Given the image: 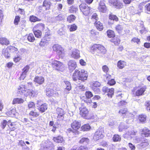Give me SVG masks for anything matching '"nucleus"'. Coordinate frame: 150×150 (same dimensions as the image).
<instances>
[{
  "mask_svg": "<svg viewBox=\"0 0 150 150\" xmlns=\"http://www.w3.org/2000/svg\"><path fill=\"white\" fill-rule=\"evenodd\" d=\"M121 139V137L118 134L115 135L113 137V140L114 142L120 141Z\"/></svg>",
  "mask_w": 150,
  "mask_h": 150,
  "instance_id": "nucleus-46",
  "label": "nucleus"
},
{
  "mask_svg": "<svg viewBox=\"0 0 150 150\" xmlns=\"http://www.w3.org/2000/svg\"><path fill=\"white\" fill-rule=\"evenodd\" d=\"M126 65V63L124 61H119L117 63V67L120 69H122Z\"/></svg>",
  "mask_w": 150,
  "mask_h": 150,
  "instance_id": "nucleus-27",
  "label": "nucleus"
},
{
  "mask_svg": "<svg viewBox=\"0 0 150 150\" xmlns=\"http://www.w3.org/2000/svg\"><path fill=\"white\" fill-rule=\"evenodd\" d=\"M145 4L144 2L140 3L138 6V11L139 12H142L143 9V7L144 6Z\"/></svg>",
  "mask_w": 150,
  "mask_h": 150,
  "instance_id": "nucleus-43",
  "label": "nucleus"
},
{
  "mask_svg": "<svg viewBox=\"0 0 150 150\" xmlns=\"http://www.w3.org/2000/svg\"><path fill=\"white\" fill-rule=\"evenodd\" d=\"M51 5V2L48 0H45L44 1L42 6L45 10L47 11L50 9Z\"/></svg>",
  "mask_w": 150,
  "mask_h": 150,
  "instance_id": "nucleus-19",
  "label": "nucleus"
},
{
  "mask_svg": "<svg viewBox=\"0 0 150 150\" xmlns=\"http://www.w3.org/2000/svg\"><path fill=\"white\" fill-rule=\"evenodd\" d=\"M30 68V67L29 65H26L23 69V72L22 74L21 75V79H24L26 77L27 73L28 71Z\"/></svg>",
  "mask_w": 150,
  "mask_h": 150,
  "instance_id": "nucleus-14",
  "label": "nucleus"
},
{
  "mask_svg": "<svg viewBox=\"0 0 150 150\" xmlns=\"http://www.w3.org/2000/svg\"><path fill=\"white\" fill-rule=\"evenodd\" d=\"M109 19L115 21H117L118 20V18L117 16L115 15L112 14H109Z\"/></svg>",
  "mask_w": 150,
  "mask_h": 150,
  "instance_id": "nucleus-44",
  "label": "nucleus"
},
{
  "mask_svg": "<svg viewBox=\"0 0 150 150\" xmlns=\"http://www.w3.org/2000/svg\"><path fill=\"white\" fill-rule=\"evenodd\" d=\"M144 105L146 110L147 111L150 108V101L147 100L145 103Z\"/></svg>",
  "mask_w": 150,
  "mask_h": 150,
  "instance_id": "nucleus-52",
  "label": "nucleus"
},
{
  "mask_svg": "<svg viewBox=\"0 0 150 150\" xmlns=\"http://www.w3.org/2000/svg\"><path fill=\"white\" fill-rule=\"evenodd\" d=\"M81 128L83 131H88L90 129L91 127L88 124H87L82 126Z\"/></svg>",
  "mask_w": 150,
  "mask_h": 150,
  "instance_id": "nucleus-38",
  "label": "nucleus"
},
{
  "mask_svg": "<svg viewBox=\"0 0 150 150\" xmlns=\"http://www.w3.org/2000/svg\"><path fill=\"white\" fill-rule=\"evenodd\" d=\"M112 6H114L116 8H121L122 6V4L118 0H117V1Z\"/></svg>",
  "mask_w": 150,
  "mask_h": 150,
  "instance_id": "nucleus-29",
  "label": "nucleus"
},
{
  "mask_svg": "<svg viewBox=\"0 0 150 150\" xmlns=\"http://www.w3.org/2000/svg\"><path fill=\"white\" fill-rule=\"evenodd\" d=\"M37 27L41 30H43L45 28V25L43 23H39L37 25Z\"/></svg>",
  "mask_w": 150,
  "mask_h": 150,
  "instance_id": "nucleus-55",
  "label": "nucleus"
},
{
  "mask_svg": "<svg viewBox=\"0 0 150 150\" xmlns=\"http://www.w3.org/2000/svg\"><path fill=\"white\" fill-rule=\"evenodd\" d=\"M23 102L24 100L23 99L21 98H16L13 100L12 104H21L23 103Z\"/></svg>",
  "mask_w": 150,
  "mask_h": 150,
  "instance_id": "nucleus-26",
  "label": "nucleus"
},
{
  "mask_svg": "<svg viewBox=\"0 0 150 150\" xmlns=\"http://www.w3.org/2000/svg\"><path fill=\"white\" fill-rule=\"evenodd\" d=\"M9 49L10 50L11 52H15L17 54L18 52V49L14 47L11 46L9 47Z\"/></svg>",
  "mask_w": 150,
  "mask_h": 150,
  "instance_id": "nucleus-50",
  "label": "nucleus"
},
{
  "mask_svg": "<svg viewBox=\"0 0 150 150\" xmlns=\"http://www.w3.org/2000/svg\"><path fill=\"white\" fill-rule=\"evenodd\" d=\"M78 8L74 6L70 7L69 10V12L71 13H75L78 11Z\"/></svg>",
  "mask_w": 150,
  "mask_h": 150,
  "instance_id": "nucleus-35",
  "label": "nucleus"
},
{
  "mask_svg": "<svg viewBox=\"0 0 150 150\" xmlns=\"http://www.w3.org/2000/svg\"><path fill=\"white\" fill-rule=\"evenodd\" d=\"M27 39L30 42H33L35 40V38L33 34L32 33L29 34L28 37Z\"/></svg>",
  "mask_w": 150,
  "mask_h": 150,
  "instance_id": "nucleus-42",
  "label": "nucleus"
},
{
  "mask_svg": "<svg viewBox=\"0 0 150 150\" xmlns=\"http://www.w3.org/2000/svg\"><path fill=\"white\" fill-rule=\"evenodd\" d=\"M40 115L38 112H36L35 109V108L34 110H32L29 113V115L30 116H33V117H37Z\"/></svg>",
  "mask_w": 150,
  "mask_h": 150,
  "instance_id": "nucleus-28",
  "label": "nucleus"
},
{
  "mask_svg": "<svg viewBox=\"0 0 150 150\" xmlns=\"http://www.w3.org/2000/svg\"><path fill=\"white\" fill-rule=\"evenodd\" d=\"M53 67L56 69L60 71L62 70L64 65L62 63L59 61L55 60L52 63Z\"/></svg>",
  "mask_w": 150,
  "mask_h": 150,
  "instance_id": "nucleus-7",
  "label": "nucleus"
},
{
  "mask_svg": "<svg viewBox=\"0 0 150 150\" xmlns=\"http://www.w3.org/2000/svg\"><path fill=\"white\" fill-rule=\"evenodd\" d=\"M29 20L31 22H35L36 21H41V19L34 16L32 15L30 16Z\"/></svg>",
  "mask_w": 150,
  "mask_h": 150,
  "instance_id": "nucleus-33",
  "label": "nucleus"
},
{
  "mask_svg": "<svg viewBox=\"0 0 150 150\" xmlns=\"http://www.w3.org/2000/svg\"><path fill=\"white\" fill-rule=\"evenodd\" d=\"M7 122L6 120H4L1 123V126L2 127V128L3 129L4 128L6 125H7Z\"/></svg>",
  "mask_w": 150,
  "mask_h": 150,
  "instance_id": "nucleus-64",
  "label": "nucleus"
},
{
  "mask_svg": "<svg viewBox=\"0 0 150 150\" xmlns=\"http://www.w3.org/2000/svg\"><path fill=\"white\" fill-rule=\"evenodd\" d=\"M128 131L126 132V134H124L123 135L124 137L125 138L129 139L130 138V131H129V129Z\"/></svg>",
  "mask_w": 150,
  "mask_h": 150,
  "instance_id": "nucleus-58",
  "label": "nucleus"
},
{
  "mask_svg": "<svg viewBox=\"0 0 150 150\" xmlns=\"http://www.w3.org/2000/svg\"><path fill=\"white\" fill-rule=\"evenodd\" d=\"M85 102L87 103L88 102L89 103H92V104H91V105H93V107L94 108H96L97 106V105L96 102L92 103L91 102V100H89L88 102L87 101V100L86 101V100H85Z\"/></svg>",
  "mask_w": 150,
  "mask_h": 150,
  "instance_id": "nucleus-61",
  "label": "nucleus"
},
{
  "mask_svg": "<svg viewBox=\"0 0 150 150\" xmlns=\"http://www.w3.org/2000/svg\"><path fill=\"white\" fill-rule=\"evenodd\" d=\"M103 131L102 129H98L95 132L93 137V139L95 140H97L102 138L103 137Z\"/></svg>",
  "mask_w": 150,
  "mask_h": 150,
  "instance_id": "nucleus-9",
  "label": "nucleus"
},
{
  "mask_svg": "<svg viewBox=\"0 0 150 150\" xmlns=\"http://www.w3.org/2000/svg\"><path fill=\"white\" fill-rule=\"evenodd\" d=\"M54 141L56 142L62 143L63 141V139L61 137L59 136L53 138Z\"/></svg>",
  "mask_w": 150,
  "mask_h": 150,
  "instance_id": "nucleus-45",
  "label": "nucleus"
},
{
  "mask_svg": "<svg viewBox=\"0 0 150 150\" xmlns=\"http://www.w3.org/2000/svg\"><path fill=\"white\" fill-rule=\"evenodd\" d=\"M80 115L84 119H89L91 118L89 116V111L87 108L85 107L82 106L79 108Z\"/></svg>",
  "mask_w": 150,
  "mask_h": 150,
  "instance_id": "nucleus-4",
  "label": "nucleus"
},
{
  "mask_svg": "<svg viewBox=\"0 0 150 150\" xmlns=\"http://www.w3.org/2000/svg\"><path fill=\"white\" fill-rule=\"evenodd\" d=\"M129 128V127H127V126H125L124 123H121L118 127V129L119 132H122L123 130H125L126 129Z\"/></svg>",
  "mask_w": 150,
  "mask_h": 150,
  "instance_id": "nucleus-30",
  "label": "nucleus"
},
{
  "mask_svg": "<svg viewBox=\"0 0 150 150\" xmlns=\"http://www.w3.org/2000/svg\"><path fill=\"white\" fill-rule=\"evenodd\" d=\"M56 111L58 115V117L61 118L62 120H63V116L64 114V112L63 110L61 108H58L56 109Z\"/></svg>",
  "mask_w": 150,
  "mask_h": 150,
  "instance_id": "nucleus-21",
  "label": "nucleus"
},
{
  "mask_svg": "<svg viewBox=\"0 0 150 150\" xmlns=\"http://www.w3.org/2000/svg\"><path fill=\"white\" fill-rule=\"evenodd\" d=\"M91 19L92 21L95 22V23H96L98 19L97 14L96 13L93 14L91 16Z\"/></svg>",
  "mask_w": 150,
  "mask_h": 150,
  "instance_id": "nucleus-39",
  "label": "nucleus"
},
{
  "mask_svg": "<svg viewBox=\"0 0 150 150\" xmlns=\"http://www.w3.org/2000/svg\"><path fill=\"white\" fill-rule=\"evenodd\" d=\"M98 9L99 11L103 13V1L101 0L98 7Z\"/></svg>",
  "mask_w": 150,
  "mask_h": 150,
  "instance_id": "nucleus-48",
  "label": "nucleus"
},
{
  "mask_svg": "<svg viewBox=\"0 0 150 150\" xmlns=\"http://www.w3.org/2000/svg\"><path fill=\"white\" fill-rule=\"evenodd\" d=\"M146 89V86H143L142 88L138 89L136 92L135 93L137 96H142L144 94V93Z\"/></svg>",
  "mask_w": 150,
  "mask_h": 150,
  "instance_id": "nucleus-16",
  "label": "nucleus"
},
{
  "mask_svg": "<svg viewBox=\"0 0 150 150\" xmlns=\"http://www.w3.org/2000/svg\"><path fill=\"white\" fill-rule=\"evenodd\" d=\"M142 134L145 137H150V130L146 127L143 128L142 131Z\"/></svg>",
  "mask_w": 150,
  "mask_h": 150,
  "instance_id": "nucleus-22",
  "label": "nucleus"
},
{
  "mask_svg": "<svg viewBox=\"0 0 150 150\" xmlns=\"http://www.w3.org/2000/svg\"><path fill=\"white\" fill-rule=\"evenodd\" d=\"M64 82L67 86V87L65 89V91L67 92V91H66L67 90L69 91L71 89V84L70 82L68 81H65Z\"/></svg>",
  "mask_w": 150,
  "mask_h": 150,
  "instance_id": "nucleus-37",
  "label": "nucleus"
},
{
  "mask_svg": "<svg viewBox=\"0 0 150 150\" xmlns=\"http://www.w3.org/2000/svg\"><path fill=\"white\" fill-rule=\"evenodd\" d=\"M103 48V46H101L100 45H94L91 48V50L93 51L96 50L97 49L100 51Z\"/></svg>",
  "mask_w": 150,
  "mask_h": 150,
  "instance_id": "nucleus-24",
  "label": "nucleus"
},
{
  "mask_svg": "<svg viewBox=\"0 0 150 150\" xmlns=\"http://www.w3.org/2000/svg\"><path fill=\"white\" fill-rule=\"evenodd\" d=\"M50 87L52 88V89H51L50 90H47L46 92V95L47 96H51L53 95L54 93V89L53 87L55 86V84L53 83H51L49 84Z\"/></svg>",
  "mask_w": 150,
  "mask_h": 150,
  "instance_id": "nucleus-15",
  "label": "nucleus"
},
{
  "mask_svg": "<svg viewBox=\"0 0 150 150\" xmlns=\"http://www.w3.org/2000/svg\"><path fill=\"white\" fill-rule=\"evenodd\" d=\"M20 17L19 16H16L14 20V24L15 25H17L20 21Z\"/></svg>",
  "mask_w": 150,
  "mask_h": 150,
  "instance_id": "nucleus-53",
  "label": "nucleus"
},
{
  "mask_svg": "<svg viewBox=\"0 0 150 150\" xmlns=\"http://www.w3.org/2000/svg\"><path fill=\"white\" fill-rule=\"evenodd\" d=\"M81 126L80 122L76 120H74L71 124V127L73 129L69 128L67 129V132L68 134H72L73 135L78 134L77 130L79 129Z\"/></svg>",
  "mask_w": 150,
  "mask_h": 150,
  "instance_id": "nucleus-2",
  "label": "nucleus"
},
{
  "mask_svg": "<svg viewBox=\"0 0 150 150\" xmlns=\"http://www.w3.org/2000/svg\"><path fill=\"white\" fill-rule=\"evenodd\" d=\"M87 72L81 69H76L72 76V79L74 81L78 80L84 81L87 79Z\"/></svg>",
  "mask_w": 150,
  "mask_h": 150,
  "instance_id": "nucleus-1",
  "label": "nucleus"
},
{
  "mask_svg": "<svg viewBox=\"0 0 150 150\" xmlns=\"http://www.w3.org/2000/svg\"><path fill=\"white\" fill-rule=\"evenodd\" d=\"M108 36L110 38H114L115 36L114 32L111 30H108L107 32Z\"/></svg>",
  "mask_w": 150,
  "mask_h": 150,
  "instance_id": "nucleus-34",
  "label": "nucleus"
},
{
  "mask_svg": "<svg viewBox=\"0 0 150 150\" xmlns=\"http://www.w3.org/2000/svg\"><path fill=\"white\" fill-rule=\"evenodd\" d=\"M119 114H122L124 117L129 118V117H132L133 115L131 113L127 111V108H124L120 110L119 112Z\"/></svg>",
  "mask_w": 150,
  "mask_h": 150,
  "instance_id": "nucleus-10",
  "label": "nucleus"
},
{
  "mask_svg": "<svg viewBox=\"0 0 150 150\" xmlns=\"http://www.w3.org/2000/svg\"><path fill=\"white\" fill-rule=\"evenodd\" d=\"M109 69L106 65L104 66V72L106 74H104V80L105 81H107V83L110 86H112L115 83V81L114 79L111 78V76L107 73L108 72Z\"/></svg>",
  "mask_w": 150,
  "mask_h": 150,
  "instance_id": "nucleus-3",
  "label": "nucleus"
},
{
  "mask_svg": "<svg viewBox=\"0 0 150 150\" xmlns=\"http://www.w3.org/2000/svg\"><path fill=\"white\" fill-rule=\"evenodd\" d=\"M76 19L75 16L73 15H71L69 16L67 18V21L69 23L74 21Z\"/></svg>",
  "mask_w": 150,
  "mask_h": 150,
  "instance_id": "nucleus-40",
  "label": "nucleus"
},
{
  "mask_svg": "<svg viewBox=\"0 0 150 150\" xmlns=\"http://www.w3.org/2000/svg\"><path fill=\"white\" fill-rule=\"evenodd\" d=\"M79 8L81 11L85 16H87L90 12V7L87 6L86 4H81L79 6Z\"/></svg>",
  "mask_w": 150,
  "mask_h": 150,
  "instance_id": "nucleus-6",
  "label": "nucleus"
},
{
  "mask_svg": "<svg viewBox=\"0 0 150 150\" xmlns=\"http://www.w3.org/2000/svg\"><path fill=\"white\" fill-rule=\"evenodd\" d=\"M139 145L140 148L141 149L146 147L149 145L148 141L146 139H143Z\"/></svg>",
  "mask_w": 150,
  "mask_h": 150,
  "instance_id": "nucleus-20",
  "label": "nucleus"
},
{
  "mask_svg": "<svg viewBox=\"0 0 150 150\" xmlns=\"http://www.w3.org/2000/svg\"><path fill=\"white\" fill-rule=\"evenodd\" d=\"M96 25L97 29L99 31H101L103 29V24L101 23L100 22L98 21L95 23Z\"/></svg>",
  "mask_w": 150,
  "mask_h": 150,
  "instance_id": "nucleus-36",
  "label": "nucleus"
},
{
  "mask_svg": "<svg viewBox=\"0 0 150 150\" xmlns=\"http://www.w3.org/2000/svg\"><path fill=\"white\" fill-rule=\"evenodd\" d=\"M132 43H136L137 44H139L140 43V40L138 38L134 37L132 38L131 40Z\"/></svg>",
  "mask_w": 150,
  "mask_h": 150,
  "instance_id": "nucleus-47",
  "label": "nucleus"
},
{
  "mask_svg": "<svg viewBox=\"0 0 150 150\" xmlns=\"http://www.w3.org/2000/svg\"><path fill=\"white\" fill-rule=\"evenodd\" d=\"M0 43L2 45H7L9 44V42L5 38H0Z\"/></svg>",
  "mask_w": 150,
  "mask_h": 150,
  "instance_id": "nucleus-31",
  "label": "nucleus"
},
{
  "mask_svg": "<svg viewBox=\"0 0 150 150\" xmlns=\"http://www.w3.org/2000/svg\"><path fill=\"white\" fill-rule=\"evenodd\" d=\"M145 10L147 13H149L148 12H150V4H147L145 6Z\"/></svg>",
  "mask_w": 150,
  "mask_h": 150,
  "instance_id": "nucleus-56",
  "label": "nucleus"
},
{
  "mask_svg": "<svg viewBox=\"0 0 150 150\" xmlns=\"http://www.w3.org/2000/svg\"><path fill=\"white\" fill-rule=\"evenodd\" d=\"M28 107L29 109L30 108H35V104L33 102H30L28 105Z\"/></svg>",
  "mask_w": 150,
  "mask_h": 150,
  "instance_id": "nucleus-57",
  "label": "nucleus"
},
{
  "mask_svg": "<svg viewBox=\"0 0 150 150\" xmlns=\"http://www.w3.org/2000/svg\"><path fill=\"white\" fill-rule=\"evenodd\" d=\"M111 41L115 45H117L120 43V39L118 37H115L111 39Z\"/></svg>",
  "mask_w": 150,
  "mask_h": 150,
  "instance_id": "nucleus-25",
  "label": "nucleus"
},
{
  "mask_svg": "<svg viewBox=\"0 0 150 150\" xmlns=\"http://www.w3.org/2000/svg\"><path fill=\"white\" fill-rule=\"evenodd\" d=\"M21 59V57L18 54L16 56H15L14 58H13V60L15 62H19Z\"/></svg>",
  "mask_w": 150,
  "mask_h": 150,
  "instance_id": "nucleus-59",
  "label": "nucleus"
},
{
  "mask_svg": "<svg viewBox=\"0 0 150 150\" xmlns=\"http://www.w3.org/2000/svg\"><path fill=\"white\" fill-rule=\"evenodd\" d=\"M68 65L69 69L70 71H73L76 67V63L74 60H71L69 61Z\"/></svg>",
  "mask_w": 150,
  "mask_h": 150,
  "instance_id": "nucleus-11",
  "label": "nucleus"
},
{
  "mask_svg": "<svg viewBox=\"0 0 150 150\" xmlns=\"http://www.w3.org/2000/svg\"><path fill=\"white\" fill-rule=\"evenodd\" d=\"M25 89H27L26 85L25 86L23 85H20L18 88V92L21 94H23L26 91Z\"/></svg>",
  "mask_w": 150,
  "mask_h": 150,
  "instance_id": "nucleus-23",
  "label": "nucleus"
},
{
  "mask_svg": "<svg viewBox=\"0 0 150 150\" xmlns=\"http://www.w3.org/2000/svg\"><path fill=\"white\" fill-rule=\"evenodd\" d=\"M37 92L35 91L28 89V90H26V91L23 94L26 97L29 96L30 97L32 96H34L36 95L37 94L36 93Z\"/></svg>",
  "mask_w": 150,
  "mask_h": 150,
  "instance_id": "nucleus-17",
  "label": "nucleus"
},
{
  "mask_svg": "<svg viewBox=\"0 0 150 150\" xmlns=\"http://www.w3.org/2000/svg\"><path fill=\"white\" fill-rule=\"evenodd\" d=\"M104 93H107L108 96L112 98L114 93V89L113 88H109L107 87H104Z\"/></svg>",
  "mask_w": 150,
  "mask_h": 150,
  "instance_id": "nucleus-12",
  "label": "nucleus"
},
{
  "mask_svg": "<svg viewBox=\"0 0 150 150\" xmlns=\"http://www.w3.org/2000/svg\"><path fill=\"white\" fill-rule=\"evenodd\" d=\"M89 142V139L87 138L82 137L79 140V143L80 144H87Z\"/></svg>",
  "mask_w": 150,
  "mask_h": 150,
  "instance_id": "nucleus-32",
  "label": "nucleus"
},
{
  "mask_svg": "<svg viewBox=\"0 0 150 150\" xmlns=\"http://www.w3.org/2000/svg\"><path fill=\"white\" fill-rule=\"evenodd\" d=\"M77 29V26L75 24H73L70 26L69 30L70 31H73L76 30Z\"/></svg>",
  "mask_w": 150,
  "mask_h": 150,
  "instance_id": "nucleus-54",
  "label": "nucleus"
},
{
  "mask_svg": "<svg viewBox=\"0 0 150 150\" xmlns=\"http://www.w3.org/2000/svg\"><path fill=\"white\" fill-rule=\"evenodd\" d=\"M139 119L140 122H144L146 120V116L145 115H140Z\"/></svg>",
  "mask_w": 150,
  "mask_h": 150,
  "instance_id": "nucleus-49",
  "label": "nucleus"
},
{
  "mask_svg": "<svg viewBox=\"0 0 150 150\" xmlns=\"http://www.w3.org/2000/svg\"><path fill=\"white\" fill-rule=\"evenodd\" d=\"M35 36L37 38H40L41 37L42 33L41 31L39 30L33 31Z\"/></svg>",
  "mask_w": 150,
  "mask_h": 150,
  "instance_id": "nucleus-41",
  "label": "nucleus"
},
{
  "mask_svg": "<svg viewBox=\"0 0 150 150\" xmlns=\"http://www.w3.org/2000/svg\"><path fill=\"white\" fill-rule=\"evenodd\" d=\"M33 81L35 84L37 83L39 85H41L44 82L45 79L42 76H36Z\"/></svg>",
  "mask_w": 150,
  "mask_h": 150,
  "instance_id": "nucleus-13",
  "label": "nucleus"
},
{
  "mask_svg": "<svg viewBox=\"0 0 150 150\" xmlns=\"http://www.w3.org/2000/svg\"><path fill=\"white\" fill-rule=\"evenodd\" d=\"M37 104V107L38 108V109L39 111L41 113H43L47 110L48 108V105L46 103H43L41 104H40L39 103L38 101Z\"/></svg>",
  "mask_w": 150,
  "mask_h": 150,
  "instance_id": "nucleus-8",
  "label": "nucleus"
},
{
  "mask_svg": "<svg viewBox=\"0 0 150 150\" xmlns=\"http://www.w3.org/2000/svg\"><path fill=\"white\" fill-rule=\"evenodd\" d=\"M117 0H108V2L109 5L111 6H112L113 5H114V4L115 2L117 1Z\"/></svg>",
  "mask_w": 150,
  "mask_h": 150,
  "instance_id": "nucleus-63",
  "label": "nucleus"
},
{
  "mask_svg": "<svg viewBox=\"0 0 150 150\" xmlns=\"http://www.w3.org/2000/svg\"><path fill=\"white\" fill-rule=\"evenodd\" d=\"M52 49L59 57H62L64 56V50L60 45L57 44L54 45L52 47Z\"/></svg>",
  "mask_w": 150,
  "mask_h": 150,
  "instance_id": "nucleus-5",
  "label": "nucleus"
},
{
  "mask_svg": "<svg viewBox=\"0 0 150 150\" xmlns=\"http://www.w3.org/2000/svg\"><path fill=\"white\" fill-rule=\"evenodd\" d=\"M71 57L75 59H78L80 57V52L78 50H74L71 54Z\"/></svg>",
  "mask_w": 150,
  "mask_h": 150,
  "instance_id": "nucleus-18",
  "label": "nucleus"
},
{
  "mask_svg": "<svg viewBox=\"0 0 150 150\" xmlns=\"http://www.w3.org/2000/svg\"><path fill=\"white\" fill-rule=\"evenodd\" d=\"M115 29L116 30L118 31V32H119L123 29V27L121 25H118L116 26Z\"/></svg>",
  "mask_w": 150,
  "mask_h": 150,
  "instance_id": "nucleus-62",
  "label": "nucleus"
},
{
  "mask_svg": "<svg viewBox=\"0 0 150 150\" xmlns=\"http://www.w3.org/2000/svg\"><path fill=\"white\" fill-rule=\"evenodd\" d=\"M100 85V83L97 81H95L93 83L92 87H99Z\"/></svg>",
  "mask_w": 150,
  "mask_h": 150,
  "instance_id": "nucleus-60",
  "label": "nucleus"
},
{
  "mask_svg": "<svg viewBox=\"0 0 150 150\" xmlns=\"http://www.w3.org/2000/svg\"><path fill=\"white\" fill-rule=\"evenodd\" d=\"M86 97L88 98H90L93 96L92 93L90 91H86L85 93Z\"/></svg>",
  "mask_w": 150,
  "mask_h": 150,
  "instance_id": "nucleus-51",
  "label": "nucleus"
}]
</instances>
